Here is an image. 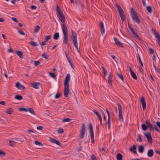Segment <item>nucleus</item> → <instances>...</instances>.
<instances>
[{
    "label": "nucleus",
    "instance_id": "obj_1",
    "mask_svg": "<svg viewBox=\"0 0 160 160\" xmlns=\"http://www.w3.org/2000/svg\"><path fill=\"white\" fill-rule=\"evenodd\" d=\"M70 76L69 73L67 75L66 78L64 81V95L66 97L68 96V93L69 92V82L70 80Z\"/></svg>",
    "mask_w": 160,
    "mask_h": 160
},
{
    "label": "nucleus",
    "instance_id": "obj_2",
    "mask_svg": "<svg viewBox=\"0 0 160 160\" xmlns=\"http://www.w3.org/2000/svg\"><path fill=\"white\" fill-rule=\"evenodd\" d=\"M62 30L63 34V42L66 44L68 42V35L67 33L68 29L66 25L63 24L62 26Z\"/></svg>",
    "mask_w": 160,
    "mask_h": 160
},
{
    "label": "nucleus",
    "instance_id": "obj_3",
    "mask_svg": "<svg viewBox=\"0 0 160 160\" xmlns=\"http://www.w3.org/2000/svg\"><path fill=\"white\" fill-rule=\"evenodd\" d=\"M130 13L132 18L133 20L138 24H140L141 23L140 21L133 8H132L131 9Z\"/></svg>",
    "mask_w": 160,
    "mask_h": 160
},
{
    "label": "nucleus",
    "instance_id": "obj_4",
    "mask_svg": "<svg viewBox=\"0 0 160 160\" xmlns=\"http://www.w3.org/2000/svg\"><path fill=\"white\" fill-rule=\"evenodd\" d=\"M116 6L118 9L122 21L123 22L125 19V16L124 14V11L121 7L118 4H116Z\"/></svg>",
    "mask_w": 160,
    "mask_h": 160
},
{
    "label": "nucleus",
    "instance_id": "obj_5",
    "mask_svg": "<svg viewBox=\"0 0 160 160\" xmlns=\"http://www.w3.org/2000/svg\"><path fill=\"white\" fill-rule=\"evenodd\" d=\"M89 128L90 129V136L91 139V142L92 143H94V132L93 131V127L92 124L91 123H90L89 124Z\"/></svg>",
    "mask_w": 160,
    "mask_h": 160
},
{
    "label": "nucleus",
    "instance_id": "obj_6",
    "mask_svg": "<svg viewBox=\"0 0 160 160\" xmlns=\"http://www.w3.org/2000/svg\"><path fill=\"white\" fill-rule=\"evenodd\" d=\"M85 125L84 124H82L79 136V137L80 139H82L84 138L85 134Z\"/></svg>",
    "mask_w": 160,
    "mask_h": 160
},
{
    "label": "nucleus",
    "instance_id": "obj_7",
    "mask_svg": "<svg viewBox=\"0 0 160 160\" xmlns=\"http://www.w3.org/2000/svg\"><path fill=\"white\" fill-rule=\"evenodd\" d=\"M119 112V119L120 121L123 120V118L122 115V107L120 104H118Z\"/></svg>",
    "mask_w": 160,
    "mask_h": 160
},
{
    "label": "nucleus",
    "instance_id": "obj_8",
    "mask_svg": "<svg viewBox=\"0 0 160 160\" xmlns=\"http://www.w3.org/2000/svg\"><path fill=\"white\" fill-rule=\"evenodd\" d=\"M56 10L57 12V15L58 18L64 15L62 12V11L59 7L57 6L56 8Z\"/></svg>",
    "mask_w": 160,
    "mask_h": 160
},
{
    "label": "nucleus",
    "instance_id": "obj_9",
    "mask_svg": "<svg viewBox=\"0 0 160 160\" xmlns=\"http://www.w3.org/2000/svg\"><path fill=\"white\" fill-rule=\"evenodd\" d=\"M144 135L147 138L148 142L151 143L152 142V138L151 135L150 133H145Z\"/></svg>",
    "mask_w": 160,
    "mask_h": 160
},
{
    "label": "nucleus",
    "instance_id": "obj_10",
    "mask_svg": "<svg viewBox=\"0 0 160 160\" xmlns=\"http://www.w3.org/2000/svg\"><path fill=\"white\" fill-rule=\"evenodd\" d=\"M146 123L147 124V127L149 128V131H151L152 130L154 129V127L151 124L148 120L146 121Z\"/></svg>",
    "mask_w": 160,
    "mask_h": 160
},
{
    "label": "nucleus",
    "instance_id": "obj_11",
    "mask_svg": "<svg viewBox=\"0 0 160 160\" xmlns=\"http://www.w3.org/2000/svg\"><path fill=\"white\" fill-rule=\"evenodd\" d=\"M141 102L143 109L144 110L146 108V103L145 99L143 97H142L141 98Z\"/></svg>",
    "mask_w": 160,
    "mask_h": 160
},
{
    "label": "nucleus",
    "instance_id": "obj_12",
    "mask_svg": "<svg viewBox=\"0 0 160 160\" xmlns=\"http://www.w3.org/2000/svg\"><path fill=\"white\" fill-rule=\"evenodd\" d=\"M72 35V39L73 42L77 41V35L75 32L73 30L71 31Z\"/></svg>",
    "mask_w": 160,
    "mask_h": 160
},
{
    "label": "nucleus",
    "instance_id": "obj_13",
    "mask_svg": "<svg viewBox=\"0 0 160 160\" xmlns=\"http://www.w3.org/2000/svg\"><path fill=\"white\" fill-rule=\"evenodd\" d=\"M49 140L51 142L53 143L57 144V145H59V146H61V143L59 142L56 140V139L54 138H50Z\"/></svg>",
    "mask_w": 160,
    "mask_h": 160
},
{
    "label": "nucleus",
    "instance_id": "obj_14",
    "mask_svg": "<svg viewBox=\"0 0 160 160\" xmlns=\"http://www.w3.org/2000/svg\"><path fill=\"white\" fill-rule=\"evenodd\" d=\"M114 40L115 43L118 46L122 47V44L116 38H114Z\"/></svg>",
    "mask_w": 160,
    "mask_h": 160
},
{
    "label": "nucleus",
    "instance_id": "obj_15",
    "mask_svg": "<svg viewBox=\"0 0 160 160\" xmlns=\"http://www.w3.org/2000/svg\"><path fill=\"white\" fill-rule=\"evenodd\" d=\"M16 86L18 89H23L25 88V87L23 85L20 84L19 82L16 83Z\"/></svg>",
    "mask_w": 160,
    "mask_h": 160
},
{
    "label": "nucleus",
    "instance_id": "obj_16",
    "mask_svg": "<svg viewBox=\"0 0 160 160\" xmlns=\"http://www.w3.org/2000/svg\"><path fill=\"white\" fill-rule=\"evenodd\" d=\"M154 152L152 149H149L148 152V156L150 157H152L153 156Z\"/></svg>",
    "mask_w": 160,
    "mask_h": 160
},
{
    "label": "nucleus",
    "instance_id": "obj_17",
    "mask_svg": "<svg viewBox=\"0 0 160 160\" xmlns=\"http://www.w3.org/2000/svg\"><path fill=\"white\" fill-rule=\"evenodd\" d=\"M40 84V83L39 82H34L31 84V86L33 87L35 89H38L39 88L38 86Z\"/></svg>",
    "mask_w": 160,
    "mask_h": 160
},
{
    "label": "nucleus",
    "instance_id": "obj_18",
    "mask_svg": "<svg viewBox=\"0 0 160 160\" xmlns=\"http://www.w3.org/2000/svg\"><path fill=\"white\" fill-rule=\"evenodd\" d=\"M100 27L101 29V33L103 35L105 32V29L103 23L102 22H101L100 23Z\"/></svg>",
    "mask_w": 160,
    "mask_h": 160
},
{
    "label": "nucleus",
    "instance_id": "obj_19",
    "mask_svg": "<svg viewBox=\"0 0 160 160\" xmlns=\"http://www.w3.org/2000/svg\"><path fill=\"white\" fill-rule=\"evenodd\" d=\"M108 83L109 84V87H111L112 86V75L111 73H110L109 74V76L108 77Z\"/></svg>",
    "mask_w": 160,
    "mask_h": 160
},
{
    "label": "nucleus",
    "instance_id": "obj_20",
    "mask_svg": "<svg viewBox=\"0 0 160 160\" xmlns=\"http://www.w3.org/2000/svg\"><path fill=\"white\" fill-rule=\"evenodd\" d=\"M16 53L17 55L19 56L20 58H22L23 57V53L21 51H16Z\"/></svg>",
    "mask_w": 160,
    "mask_h": 160
},
{
    "label": "nucleus",
    "instance_id": "obj_21",
    "mask_svg": "<svg viewBox=\"0 0 160 160\" xmlns=\"http://www.w3.org/2000/svg\"><path fill=\"white\" fill-rule=\"evenodd\" d=\"M136 147L135 145H133L132 147H131L130 148V150L131 152H133L134 153H136Z\"/></svg>",
    "mask_w": 160,
    "mask_h": 160
},
{
    "label": "nucleus",
    "instance_id": "obj_22",
    "mask_svg": "<svg viewBox=\"0 0 160 160\" xmlns=\"http://www.w3.org/2000/svg\"><path fill=\"white\" fill-rule=\"evenodd\" d=\"M131 31L132 33L135 36L136 38H137L139 39H140V38L139 37L138 35L134 31V29H133L131 30Z\"/></svg>",
    "mask_w": 160,
    "mask_h": 160
},
{
    "label": "nucleus",
    "instance_id": "obj_23",
    "mask_svg": "<svg viewBox=\"0 0 160 160\" xmlns=\"http://www.w3.org/2000/svg\"><path fill=\"white\" fill-rule=\"evenodd\" d=\"M73 42L74 46L75 47L78 52H79V50L78 47V41Z\"/></svg>",
    "mask_w": 160,
    "mask_h": 160
},
{
    "label": "nucleus",
    "instance_id": "obj_24",
    "mask_svg": "<svg viewBox=\"0 0 160 160\" xmlns=\"http://www.w3.org/2000/svg\"><path fill=\"white\" fill-rule=\"evenodd\" d=\"M40 29V27L38 25H37L34 28V32L37 33L38 32Z\"/></svg>",
    "mask_w": 160,
    "mask_h": 160
},
{
    "label": "nucleus",
    "instance_id": "obj_25",
    "mask_svg": "<svg viewBox=\"0 0 160 160\" xmlns=\"http://www.w3.org/2000/svg\"><path fill=\"white\" fill-rule=\"evenodd\" d=\"M117 158L118 160H121L122 158V156L120 153H118L117 155Z\"/></svg>",
    "mask_w": 160,
    "mask_h": 160
},
{
    "label": "nucleus",
    "instance_id": "obj_26",
    "mask_svg": "<svg viewBox=\"0 0 160 160\" xmlns=\"http://www.w3.org/2000/svg\"><path fill=\"white\" fill-rule=\"evenodd\" d=\"M144 151V147L142 146H140L138 148V151L139 152L142 153Z\"/></svg>",
    "mask_w": 160,
    "mask_h": 160
},
{
    "label": "nucleus",
    "instance_id": "obj_27",
    "mask_svg": "<svg viewBox=\"0 0 160 160\" xmlns=\"http://www.w3.org/2000/svg\"><path fill=\"white\" fill-rule=\"evenodd\" d=\"M59 35L58 32L55 33L53 36V38L55 40H57L58 39Z\"/></svg>",
    "mask_w": 160,
    "mask_h": 160
},
{
    "label": "nucleus",
    "instance_id": "obj_28",
    "mask_svg": "<svg viewBox=\"0 0 160 160\" xmlns=\"http://www.w3.org/2000/svg\"><path fill=\"white\" fill-rule=\"evenodd\" d=\"M93 112L97 115V116L98 117V119L99 120L100 119H102V117L100 114L97 111L94 110L93 111Z\"/></svg>",
    "mask_w": 160,
    "mask_h": 160
},
{
    "label": "nucleus",
    "instance_id": "obj_29",
    "mask_svg": "<svg viewBox=\"0 0 160 160\" xmlns=\"http://www.w3.org/2000/svg\"><path fill=\"white\" fill-rule=\"evenodd\" d=\"M15 98L18 100H21L22 99V97L19 95H16L15 97Z\"/></svg>",
    "mask_w": 160,
    "mask_h": 160
},
{
    "label": "nucleus",
    "instance_id": "obj_30",
    "mask_svg": "<svg viewBox=\"0 0 160 160\" xmlns=\"http://www.w3.org/2000/svg\"><path fill=\"white\" fill-rule=\"evenodd\" d=\"M62 22H64L65 21V18L64 15L58 18Z\"/></svg>",
    "mask_w": 160,
    "mask_h": 160
},
{
    "label": "nucleus",
    "instance_id": "obj_31",
    "mask_svg": "<svg viewBox=\"0 0 160 160\" xmlns=\"http://www.w3.org/2000/svg\"><path fill=\"white\" fill-rule=\"evenodd\" d=\"M142 129L144 131H146L147 129V127L145 124H142L141 125Z\"/></svg>",
    "mask_w": 160,
    "mask_h": 160
},
{
    "label": "nucleus",
    "instance_id": "obj_32",
    "mask_svg": "<svg viewBox=\"0 0 160 160\" xmlns=\"http://www.w3.org/2000/svg\"><path fill=\"white\" fill-rule=\"evenodd\" d=\"M146 9L149 13H151L152 12V8L150 6H147L146 7Z\"/></svg>",
    "mask_w": 160,
    "mask_h": 160
},
{
    "label": "nucleus",
    "instance_id": "obj_33",
    "mask_svg": "<svg viewBox=\"0 0 160 160\" xmlns=\"http://www.w3.org/2000/svg\"><path fill=\"white\" fill-rule=\"evenodd\" d=\"M131 75L133 77V78L135 79V80H137V77L135 73L133 72L131 73Z\"/></svg>",
    "mask_w": 160,
    "mask_h": 160
},
{
    "label": "nucleus",
    "instance_id": "obj_34",
    "mask_svg": "<svg viewBox=\"0 0 160 160\" xmlns=\"http://www.w3.org/2000/svg\"><path fill=\"white\" fill-rule=\"evenodd\" d=\"M13 112V109L12 108H10L9 109L7 110L6 111V112L7 113L11 114Z\"/></svg>",
    "mask_w": 160,
    "mask_h": 160
},
{
    "label": "nucleus",
    "instance_id": "obj_35",
    "mask_svg": "<svg viewBox=\"0 0 160 160\" xmlns=\"http://www.w3.org/2000/svg\"><path fill=\"white\" fill-rule=\"evenodd\" d=\"M30 44L33 46H38V44L36 42L34 41H31L30 42Z\"/></svg>",
    "mask_w": 160,
    "mask_h": 160
},
{
    "label": "nucleus",
    "instance_id": "obj_36",
    "mask_svg": "<svg viewBox=\"0 0 160 160\" xmlns=\"http://www.w3.org/2000/svg\"><path fill=\"white\" fill-rule=\"evenodd\" d=\"M28 109V111H29L32 115H35V112L32 108H29Z\"/></svg>",
    "mask_w": 160,
    "mask_h": 160
},
{
    "label": "nucleus",
    "instance_id": "obj_37",
    "mask_svg": "<svg viewBox=\"0 0 160 160\" xmlns=\"http://www.w3.org/2000/svg\"><path fill=\"white\" fill-rule=\"evenodd\" d=\"M9 144L12 146H14L16 144V142L13 141L11 140L9 141Z\"/></svg>",
    "mask_w": 160,
    "mask_h": 160
},
{
    "label": "nucleus",
    "instance_id": "obj_38",
    "mask_svg": "<svg viewBox=\"0 0 160 160\" xmlns=\"http://www.w3.org/2000/svg\"><path fill=\"white\" fill-rule=\"evenodd\" d=\"M64 132V130L63 128H59L58 130V133L59 134L62 133Z\"/></svg>",
    "mask_w": 160,
    "mask_h": 160
},
{
    "label": "nucleus",
    "instance_id": "obj_39",
    "mask_svg": "<svg viewBox=\"0 0 160 160\" xmlns=\"http://www.w3.org/2000/svg\"><path fill=\"white\" fill-rule=\"evenodd\" d=\"M6 155V153L3 151L0 150V157L4 156Z\"/></svg>",
    "mask_w": 160,
    "mask_h": 160
},
{
    "label": "nucleus",
    "instance_id": "obj_40",
    "mask_svg": "<svg viewBox=\"0 0 160 160\" xmlns=\"http://www.w3.org/2000/svg\"><path fill=\"white\" fill-rule=\"evenodd\" d=\"M42 57L46 59H48V55L46 54L45 52L43 53L42 55Z\"/></svg>",
    "mask_w": 160,
    "mask_h": 160
},
{
    "label": "nucleus",
    "instance_id": "obj_41",
    "mask_svg": "<svg viewBox=\"0 0 160 160\" xmlns=\"http://www.w3.org/2000/svg\"><path fill=\"white\" fill-rule=\"evenodd\" d=\"M117 74L118 76V77L120 79H121L122 80V81H123V76H122V74H120L118 72H117Z\"/></svg>",
    "mask_w": 160,
    "mask_h": 160
},
{
    "label": "nucleus",
    "instance_id": "obj_42",
    "mask_svg": "<svg viewBox=\"0 0 160 160\" xmlns=\"http://www.w3.org/2000/svg\"><path fill=\"white\" fill-rule=\"evenodd\" d=\"M40 64V62L39 61H35L34 62V65L35 66H38Z\"/></svg>",
    "mask_w": 160,
    "mask_h": 160
},
{
    "label": "nucleus",
    "instance_id": "obj_43",
    "mask_svg": "<svg viewBox=\"0 0 160 160\" xmlns=\"http://www.w3.org/2000/svg\"><path fill=\"white\" fill-rule=\"evenodd\" d=\"M91 159V160H98L94 154L92 155Z\"/></svg>",
    "mask_w": 160,
    "mask_h": 160
},
{
    "label": "nucleus",
    "instance_id": "obj_44",
    "mask_svg": "<svg viewBox=\"0 0 160 160\" xmlns=\"http://www.w3.org/2000/svg\"><path fill=\"white\" fill-rule=\"evenodd\" d=\"M71 119L68 118H66L63 120L62 121L63 122H69L71 121Z\"/></svg>",
    "mask_w": 160,
    "mask_h": 160
},
{
    "label": "nucleus",
    "instance_id": "obj_45",
    "mask_svg": "<svg viewBox=\"0 0 160 160\" xmlns=\"http://www.w3.org/2000/svg\"><path fill=\"white\" fill-rule=\"evenodd\" d=\"M19 110L21 111H25L26 112H28V109L24 108H21L19 109Z\"/></svg>",
    "mask_w": 160,
    "mask_h": 160
},
{
    "label": "nucleus",
    "instance_id": "obj_46",
    "mask_svg": "<svg viewBox=\"0 0 160 160\" xmlns=\"http://www.w3.org/2000/svg\"><path fill=\"white\" fill-rule=\"evenodd\" d=\"M35 144L37 145H39V146H42L43 145L42 144V143H41L40 142L38 141H35Z\"/></svg>",
    "mask_w": 160,
    "mask_h": 160
},
{
    "label": "nucleus",
    "instance_id": "obj_47",
    "mask_svg": "<svg viewBox=\"0 0 160 160\" xmlns=\"http://www.w3.org/2000/svg\"><path fill=\"white\" fill-rule=\"evenodd\" d=\"M49 74L50 76L54 78L56 77L55 74L53 73L50 72Z\"/></svg>",
    "mask_w": 160,
    "mask_h": 160
},
{
    "label": "nucleus",
    "instance_id": "obj_48",
    "mask_svg": "<svg viewBox=\"0 0 160 160\" xmlns=\"http://www.w3.org/2000/svg\"><path fill=\"white\" fill-rule=\"evenodd\" d=\"M61 93H58L56 94V95L55 96V97L56 98H58L60 97L61 96Z\"/></svg>",
    "mask_w": 160,
    "mask_h": 160
},
{
    "label": "nucleus",
    "instance_id": "obj_49",
    "mask_svg": "<svg viewBox=\"0 0 160 160\" xmlns=\"http://www.w3.org/2000/svg\"><path fill=\"white\" fill-rule=\"evenodd\" d=\"M51 38V36L50 35L47 36L45 38V40L46 41H48Z\"/></svg>",
    "mask_w": 160,
    "mask_h": 160
},
{
    "label": "nucleus",
    "instance_id": "obj_50",
    "mask_svg": "<svg viewBox=\"0 0 160 160\" xmlns=\"http://www.w3.org/2000/svg\"><path fill=\"white\" fill-rule=\"evenodd\" d=\"M141 135H139L138 136L139 138L137 139V141H138L139 142H142V140L141 138Z\"/></svg>",
    "mask_w": 160,
    "mask_h": 160
},
{
    "label": "nucleus",
    "instance_id": "obj_51",
    "mask_svg": "<svg viewBox=\"0 0 160 160\" xmlns=\"http://www.w3.org/2000/svg\"><path fill=\"white\" fill-rule=\"evenodd\" d=\"M154 129L155 130L158 132L160 133V130L158 129L156 126L155 125L154 126Z\"/></svg>",
    "mask_w": 160,
    "mask_h": 160
},
{
    "label": "nucleus",
    "instance_id": "obj_52",
    "mask_svg": "<svg viewBox=\"0 0 160 160\" xmlns=\"http://www.w3.org/2000/svg\"><path fill=\"white\" fill-rule=\"evenodd\" d=\"M11 19L12 20L16 22H18V20L15 18L12 17V18Z\"/></svg>",
    "mask_w": 160,
    "mask_h": 160
},
{
    "label": "nucleus",
    "instance_id": "obj_53",
    "mask_svg": "<svg viewBox=\"0 0 160 160\" xmlns=\"http://www.w3.org/2000/svg\"><path fill=\"white\" fill-rule=\"evenodd\" d=\"M154 34L155 37L157 38V37H158L160 36L159 33L158 32H157L155 31Z\"/></svg>",
    "mask_w": 160,
    "mask_h": 160
},
{
    "label": "nucleus",
    "instance_id": "obj_54",
    "mask_svg": "<svg viewBox=\"0 0 160 160\" xmlns=\"http://www.w3.org/2000/svg\"><path fill=\"white\" fill-rule=\"evenodd\" d=\"M18 32L21 35H25L24 32L21 31L19 30L18 31Z\"/></svg>",
    "mask_w": 160,
    "mask_h": 160
},
{
    "label": "nucleus",
    "instance_id": "obj_55",
    "mask_svg": "<svg viewBox=\"0 0 160 160\" xmlns=\"http://www.w3.org/2000/svg\"><path fill=\"white\" fill-rule=\"evenodd\" d=\"M107 123H108V125L110 124V117H108Z\"/></svg>",
    "mask_w": 160,
    "mask_h": 160
},
{
    "label": "nucleus",
    "instance_id": "obj_56",
    "mask_svg": "<svg viewBox=\"0 0 160 160\" xmlns=\"http://www.w3.org/2000/svg\"><path fill=\"white\" fill-rule=\"evenodd\" d=\"M37 8V7L36 6L34 5H32L31 6V8L32 9L35 10Z\"/></svg>",
    "mask_w": 160,
    "mask_h": 160
},
{
    "label": "nucleus",
    "instance_id": "obj_57",
    "mask_svg": "<svg viewBox=\"0 0 160 160\" xmlns=\"http://www.w3.org/2000/svg\"><path fill=\"white\" fill-rule=\"evenodd\" d=\"M106 112L107 113L108 117H110L109 112L108 109H106Z\"/></svg>",
    "mask_w": 160,
    "mask_h": 160
},
{
    "label": "nucleus",
    "instance_id": "obj_58",
    "mask_svg": "<svg viewBox=\"0 0 160 160\" xmlns=\"http://www.w3.org/2000/svg\"><path fill=\"white\" fill-rule=\"evenodd\" d=\"M67 59H68V61L69 62V63H70V64L72 66V63L71 61V60H70V58H69H69H67Z\"/></svg>",
    "mask_w": 160,
    "mask_h": 160
},
{
    "label": "nucleus",
    "instance_id": "obj_59",
    "mask_svg": "<svg viewBox=\"0 0 160 160\" xmlns=\"http://www.w3.org/2000/svg\"><path fill=\"white\" fill-rule=\"evenodd\" d=\"M149 51L150 53L151 54H152L154 52L152 48H150L149 49Z\"/></svg>",
    "mask_w": 160,
    "mask_h": 160
},
{
    "label": "nucleus",
    "instance_id": "obj_60",
    "mask_svg": "<svg viewBox=\"0 0 160 160\" xmlns=\"http://www.w3.org/2000/svg\"><path fill=\"white\" fill-rule=\"evenodd\" d=\"M43 127L41 126H38L37 127V129L39 130H41L42 129Z\"/></svg>",
    "mask_w": 160,
    "mask_h": 160
},
{
    "label": "nucleus",
    "instance_id": "obj_61",
    "mask_svg": "<svg viewBox=\"0 0 160 160\" xmlns=\"http://www.w3.org/2000/svg\"><path fill=\"white\" fill-rule=\"evenodd\" d=\"M65 55H66V56L67 57V58H69V57H68V55H69V54L67 52V51H65Z\"/></svg>",
    "mask_w": 160,
    "mask_h": 160
},
{
    "label": "nucleus",
    "instance_id": "obj_62",
    "mask_svg": "<svg viewBox=\"0 0 160 160\" xmlns=\"http://www.w3.org/2000/svg\"><path fill=\"white\" fill-rule=\"evenodd\" d=\"M0 104L2 105H5L6 104V102L4 101H0Z\"/></svg>",
    "mask_w": 160,
    "mask_h": 160
},
{
    "label": "nucleus",
    "instance_id": "obj_63",
    "mask_svg": "<svg viewBox=\"0 0 160 160\" xmlns=\"http://www.w3.org/2000/svg\"><path fill=\"white\" fill-rule=\"evenodd\" d=\"M103 72L104 73V76H106L107 74V72L106 70L104 71H103Z\"/></svg>",
    "mask_w": 160,
    "mask_h": 160
},
{
    "label": "nucleus",
    "instance_id": "obj_64",
    "mask_svg": "<svg viewBox=\"0 0 160 160\" xmlns=\"http://www.w3.org/2000/svg\"><path fill=\"white\" fill-rule=\"evenodd\" d=\"M156 124L160 128V122H157Z\"/></svg>",
    "mask_w": 160,
    "mask_h": 160
}]
</instances>
